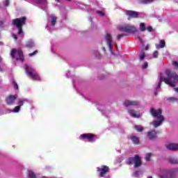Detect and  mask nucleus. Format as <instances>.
Wrapping results in <instances>:
<instances>
[{"label":"nucleus","mask_w":178,"mask_h":178,"mask_svg":"<svg viewBox=\"0 0 178 178\" xmlns=\"http://www.w3.org/2000/svg\"><path fill=\"white\" fill-rule=\"evenodd\" d=\"M165 75L166 76H165ZM159 83L156 86H154V95H156V92L159 88H161L162 81L165 84H168L170 87H175L178 83V75L176 72H171L170 70H165V74L160 73L158 77Z\"/></svg>","instance_id":"obj_1"},{"label":"nucleus","mask_w":178,"mask_h":178,"mask_svg":"<svg viewBox=\"0 0 178 178\" xmlns=\"http://www.w3.org/2000/svg\"><path fill=\"white\" fill-rule=\"evenodd\" d=\"M26 20H27V18H26V17L17 18L13 20V26L17 27L18 38L19 37H20L21 38H23V37H24V33H23V26L26 24Z\"/></svg>","instance_id":"obj_2"},{"label":"nucleus","mask_w":178,"mask_h":178,"mask_svg":"<svg viewBox=\"0 0 178 178\" xmlns=\"http://www.w3.org/2000/svg\"><path fill=\"white\" fill-rule=\"evenodd\" d=\"M150 113L151 115H153V118H156L158 119L159 121H154L153 122V126L154 127H159L161 124H162V122L165 120V118H163V115H162V110L161 109H154V108H151L150 109Z\"/></svg>","instance_id":"obj_3"},{"label":"nucleus","mask_w":178,"mask_h":178,"mask_svg":"<svg viewBox=\"0 0 178 178\" xmlns=\"http://www.w3.org/2000/svg\"><path fill=\"white\" fill-rule=\"evenodd\" d=\"M24 69L26 70V73L28 76L30 77L32 80H34V81H41V77L40 75H38V73L36 72L35 70H34L33 68H31L29 67V65H25Z\"/></svg>","instance_id":"obj_4"},{"label":"nucleus","mask_w":178,"mask_h":178,"mask_svg":"<svg viewBox=\"0 0 178 178\" xmlns=\"http://www.w3.org/2000/svg\"><path fill=\"white\" fill-rule=\"evenodd\" d=\"M79 138L84 143H95L98 140V136L94 134L88 133L81 134Z\"/></svg>","instance_id":"obj_5"},{"label":"nucleus","mask_w":178,"mask_h":178,"mask_svg":"<svg viewBox=\"0 0 178 178\" xmlns=\"http://www.w3.org/2000/svg\"><path fill=\"white\" fill-rule=\"evenodd\" d=\"M118 30L122 33H127L128 34H134V33L138 31V29H137L136 26L130 24L121 25L118 27Z\"/></svg>","instance_id":"obj_6"},{"label":"nucleus","mask_w":178,"mask_h":178,"mask_svg":"<svg viewBox=\"0 0 178 178\" xmlns=\"http://www.w3.org/2000/svg\"><path fill=\"white\" fill-rule=\"evenodd\" d=\"M55 24H56V16L54 14L49 15L47 16V30L50 32L55 30Z\"/></svg>","instance_id":"obj_7"},{"label":"nucleus","mask_w":178,"mask_h":178,"mask_svg":"<svg viewBox=\"0 0 178 178\" xmlns=\"http://www.w3.org/2000/svg\"><path fill=\"white\" fill-rule=\"evenodd\" d=\"M10 56L16 60H20V62H24V56H23V51L20 49H13L10 52Z\"/></svg>","instance_id":"obj_8"},{"label":"nucleus","mask_w":178,"mask_h":178,"mask_svg":"<svg viewBox=\"0 0 178 178\" xmlns=\"http://www.w3.org/2000/svg\"><path fill=\"white\" fill-rule=\"evenodd\" d=\"M127 165H134V168H140L141 166V159L138 154H136L134 157H130L127 161Z\"/></svg>","instance_id":"obj_9"},{"label":"nucleus","mask_w":178,"mask_h":178,"mask_svg":"<svg viewBox=\"0 0 178 178\" xmlns=\"http://www.w3.org/2000/svg\"><path fill=\"white\" fill-rule=\"evenodd\" d=\"M31 3H35L38 8L42 10H45L48 8V0H26Z\"/></svg>","instance_id":"obj_10"},{"label":"nucleus","mask_w":178,"mask_h":178,"mask_svg":"<svg viewBox=\"0 0 178 178\" xmlns=\"http://www.w3.org/2000/svg\"><path fill=\"white\" fill-rule=\"evenodd\" d=\"M173 170H160L158 176L159 178H173Z\"/></svg>","instance_id":"obj_11"},{"label":"nucleus","mask_w":178,"mask_h":178,"mask_svg":"<svg viewBox=\"0 0 178 178\" xmlns=\"http://www.w3.org/2000/svg\"><path fill=\"white\" fill-rule=\"evenodd\" d=\"M97 172L100 177H105L106 174L109 173V167L107 165H101L97 168Z\"/></svg>","instance_id":"obj_12"},{"label":"nucleus","mask_w":178,"mask_h":178,"mask_svg":"<svg viewBox=\"0 0 178 178\" xmlns=\"http://www.w3.org/2000/svg\"><path fill=\"white\" fill-rule=\"evenodd\" d=\"M105 40L110 52L113 54V40H112V35L107 33L105 36Z\"/></svg>","instance_id":"obj_13"},{"label":"nucleus","mask_w":178,"mask_h":178,"mask_svg":"<svg viewBox=\"0 0 178 178\" xmlns=\"http://www.w3.org/2000/svg\"><path fill=\"white\" fill-rule=\"evenodd\" d=\"M17 99V95H10L6 98V102L7 105H13Z\"/></svg>","instance_id":"obj_14"},{"label":"nucleus","mask_w":178,"mask_h":178,"mask_svg":"<svg viewBox=\"0 0 178 178\" xmlns=\"http://www.w3.org/2000/svg\"><path fill=\"white\" fill-rule=\"evenodd\" d=\"M126 15L129 16L128 20H130V17L136 18L138 17V13L133 10H127Z\"/></svg>","instance_id":"obj_15"},{"label":"nucleus","mask_w":178,"mask_h":178,"mask_svg":"<svg viewBox=\"0 0 178 178\" xmlns=\"http://www.w3.org/2000/svg\"><path fill=\"white\" fill-rule=\"evenodd\" d=\"M128 113L132 118H136L137 119H138L139 118H141V115L140 114V113L134 110H131V109L128 110Z\"/></svg>","instance_id":"obj_16"},{"label":"nucleus","mask_w":178,"mask_h":178,"mask_svg":"<svg viewBox=\"0 0 178 178\" xmlns=\"http://www.w3.org/2000/svg\"><path fill=\"white\" fill-rule=\"evenodd\" d=\"M167 149L170 151H177L178 149V144L176 143H168L165 145Z\"/></svg>","instance_id":"obj_17"},{"label":"nucleus","mask_w":178,"mask_h":178,"mask_svg":"<svg viewBox=\"0 0 178 178\" xmlns=\"http://www.w3.org/2000/svg\"><path fill=\"white\" fill-rule=\"evenodd\" d=\"M138 102L136 101H130V100H126L124 102V106H137L138 105Z\"/></svg>","instance_id":"obj_18"},{"label":"nucleus","mask_w":178,"mask_h":178,"mask_svg":"<svg viewBox=\"0 0 178 178\" xmlns=\"http://www.w3.org/2000/svg\"><path fill=\"white\" fill-rule=\"evenodd\" d=\"M143 172L142 170H136L132 173V177L140 178L143 177Z\"/></svg>","instance_id":"obj_19"},{"label":"nucleus","mask_w":178,"mask_h":178,"mask_svg":"<svg viewBox=\"0 0 178 178\" xmlns=\"http://www.w3.org/2000/svg\"><path fill=\"white\" fill-rule=\"evenodd\" d=\"M26 102H29L27 99H18L17 105L19 106V108H22V106H23Z\"/></svg>","instance_id":"obj_20"},{"label":"nucleus","mask_w":178,"mask_h":178,"mask_svg":"<svg viewBox=\"0 0 178 178\" xmlns=\"http://www.w3.org/2000/svg\"><path fill=\"white\" fill-rule=\"evenodd\" d=\"M26 48H34L35 47V43L34 42V40H29L26 42Z\"/></svg>","instance_id":"obj_21"},{"label":"nucleus","mask_w":178,"mask_h":178,"mask_svg":"<svg viewBox=\"0 0 178 178\" xmlns=\"http://www.w3.org/2000/svg\"><path fill=\"white\" fill-rule=\"evenodd\" d=\"M147 136L150 140L156 138V131L155 130H152L148 132Z\"/></svg>","instance_id":"obj_22"},{"label":"nucleus","mask_w":178,"mask_h":178,"mask_svg":"<svg viewBox=\"0 0 178 178\" xmlns=\"http://www.w3.org/2000/svg\"><path fill=\"white\" fill-rule=\"evenodd\" d=\"M20 109H22V107H20V106H17L13 109L8 110V113H19Z\"/></svg>","instance_id":"obj_23"},{"label":"nucleus","mask_w":178,"mask_h":178,"mask_svg":"<svg viewBox=\"0 0 178 178\" xmlns=\"http://www.w3.org/2000/svg\"><path fill=\"white\" fill-rule=\"evenodd\" d=\"M156 49H159L160 48H165V40H161L159 44H156Z\"/></svg>","instance_id":"obj_24"},{"label":"nucleus","mask_w":178,"mask_h":178,"mask_svg":"<svg viewBox=\"0 0 178 178\" xmlns=\"http://www.w3.org/2000/svg\"><path fill=\"white\" fill-rule=\"evenodd\" d=\"M28 176L29 178H37L35 173L31 170H28Z\"/></svg>","instance_id":"obj_25"},{"label":"nucleus","mask_w":178,"mask_h":178,"mask_svg":"<svg viewBox=\"0 0 178 178\" xmlns=\"http://www.w3.org/2000/svg\"><path fill=\"white\" fill-rule=\"evenodd\" d=\"M154 0H140V3H143V5H148V3H152Z\"/></svg>","instance_id":"obj_26"},{"label":"nucleus","mask_w":178,"mask_h":178,"mask_svg":"<svg viewBox=\"0 0 178 178\" xmlns=\"http://www.w3.org/2000/svg\"><path fill=\"white\" fill-rule=\"evenodd\" d=\"M131 140L134 143V144H138V143L140 141L137 136H131Z\"/></svg>","instance_id":"obj_27"},{"label":"nucleus","mask_w":178,"mask_h":178,"mask_svg":"<svg viewBox=\"0 0 178 178\" xmlns=\"http://www.w3.org/2000/svg\"><path fill=\"white\" fill-rule=\"evenodd\" d=\"M140 31H145L147 30V27L145 26V24L140 23L139 25Z\"/></svg>","instance_id":"obj_28"},{"label":"nucleus","mask_w":178,"mask_h":178,"mask_svg":"<svg viewBox=\"0 0 178 178\" xmlns=\"http://www.w3.org/2000/svg\"><path fill=\"white\" fill-rule=\"evenodd\" d=\"M168 101H169L170 102H178V98L177 97H169L168 99Z\"/></svg>","instance_id":"obj_29"},{"label":"nucleus","mask_w":178,"mask_h":178,"mask_svg":"<svg viewBox=\"0 0 178 178\" xmlns=\"http://www.w3.org/2000/svg\"><path fill=\"white\" fill-rule=\"evenodd\" d=\"M134 128L137 131H143V130H144V128H143V127L138 125H136Z\"/></svg>","instance_id":"obj_30"},{"label":"nucleus","mask_w":178,"mask_h":178,"mask_svg":"<svg viewBox=\"0 0 178 178\" xmlns=\"http://www.w3.org/2000/svg\"><path fill=\"white\" fill-rule=\"evenodd\" d=\"M96 13H97V15H99V16L100 17H104V16H105V13H104V12H102V11H100V10H97V11H96Z\"/></svg>","instance_id":"obj_31"},{"label":"nucleus","mask_w":178,"mask_h":178,"mask_svg":"<svg viewBox=\"0 0 178 178\" xmlns=\"http://www.w3.org/2000/svg\"><path fill=\"white\" fill-rule=\"evenodd\" d=\"M169 162L170 163H178V160L177 159L172 158V159H170Z\"/></svg>","instance_id":"obj_32"},{"label":"nucleus","mask_w":178,"mask_h":178,"mask_svg":"<svg viewBox=\"0 0 178 178\" xmlns=\"http://www.w3.org/2000/svg\"><path fill=\"white\" fill-rule=\"evenodd\" d=\"M145 58V53L143 52L139 55V59L140 60H144V58Z\"/></svg>","instance_id":"obj_33"},{"label":"nucleus","mask_w":178,"mask_h":178,"mask_svg":"<svg viewBox=\"0 0 178 178\" xmlns=\"http://www.w3.org/2000/svg\"><path fill=\"white\" fill-rule=\"evenodd\" d=\"M97 108L98 111H100V112H102V111H104L105 107L102 105L97 104Z\"/></svg>","instance_id":"obj_34"},{"label":"nucleus","mask_w":178,"mask_h":178,"mask_svg":"<svg viewBox=\"0 0 178 178\" xmlns=\"http://www.w3.org/2000/svg\"><path fill=\"white\" fill-rule=\"evenodd\" d=\"M151 156H152V153H147L145 156V160L149 161V159H151Z\"/></svg>","instance_id":"obj_35"},{"label":"nucleus","mask_w":178,"mask_h":178,"mask_svg":"<svg viewBox=\"0 0 178 178\" xmlns=\"http://www.w3.org/2000/svg\"><path fill=\"white\" fill-rule=\"evenodd\" d=\"M37 54H38V51L35 50V51H33V53H31L29 54V56L31 57V56H35V55H37Z\"/></svg>","instance_id":"obj_36"},{"label":"nucleus","mask_w":178,"mask_h":178,"mask_svg":"<svg viewBox=\"0 0 178 178\" xmlns=\"http://www.w3.org/2000/svg\"><path fill=\"white\" fill-rule=\"evenodd\" d=\"M172 65L175 69H178V62L177 61H173L172 62Z\"/></svg>","instance_id":"obj_37"},{"label":"nucleus","mask_w":178,"mask_h":178,"mask_svg":"<svg viewBox=\"0 0 178 178\" xmlns=\"http://www.w3.org/2000/svg\"><path fill=\"white\" fill-rule=\"evenodd\" d=\"M148 67V63L145 62L142 65V69H147Z\"/></svg>","instance_id":"obj_38"},{"label":"nucleus","mask_w":178,"mask_h":178,"mask_svg":"<svg viewBox=\"0 0 178 178\" xmlns=\"http://www.w3.org/2000/svg\"><path fill=\"white\" fill-rule=\"evenodd\" d=\"M13 86H14L15 90H19V86L16 82H13Z\"/></svg>","instance_id":"obj_39"},{"label":"nucleus","mask_w":178,"mask_h":178,"mask_svg":"<svg viewBox=\"0 0 178 178\" xmlns=\"http://www.w3.org/2000/svg\"><path fill=\"white\" fill-rule=\"evenodd\" d=\"M158 55H159L158 51H155L153 53V58H158Z\"/></svg>","instance_id":"obj_40"},{"label":"nucleus","mask_w":178,"mask_h":178,"mask_svg":"<svg viewBox=\"0 0 178 178\" xmlns=\"http://www.w3.org/2000/svg\"><path fill=\"white\" fill-rule=\"evenodd\" d=\"M124 35H126V34H119L117 37L118 40H120L122 37H124Z\"/></svg>","instance_id":"obj_41"},{"label":"nucleus","mask_w":178,"mask_h":178,"mask_svg":"<svg viewBox=\"0 0 178 178\" xmlns=\"http://www.w3.org/2000/svg\"><path fill=\"white\" fill-rule=\"evenodd\" d=\"M4 6H9V0H6L4 1Z\"/></svg>","instance_id":"obj_42"},{"label":"nucleus","mask_w":178,"mask_h":178,"mask_svg":"<svg viewBox=\"0 0 178 178\" xmlns=\"http://www.w3.org/2000/svg\"><path fill=\"white\" fill-rule=\"evenodd\" d=\"M146 29L147 30V31L151 32V31H152V26H147L146 28Z\"/></svg>","instance_id":"obj_43"},{"label":"nucleus","mask_w":178,"mask_h":178,"mask_svg":"<svg viewBox=\"0 0 178 178\" xmlns=\"http://www.w3.org/2000/svg\"><path fill=\"white\" fill-rule=\"evenodd\" d=\"M13 38H14V40L16 41L17 40V35H16V34L13 33Z\"/></svg>","instance_id":"obj_44"},{"label":"nucleus","mask_w":178,"mask_h":178,"mask_svg":"<svg viewBox=\"0 0 178 178\" xmlns=\"http://www.w3.org/2000/svg\"><path fill=\"white\" fill-rule=\"evenodd\" d=\"M65 76L66 77H70V72L69 71H67L66 73H65Z\"/></svg>","instance_id":"obj_45"},{"label":"nucleus","mask_w":178,"mask_h":178,"mask_svg":"<svg viewBox=\"0 0 178 178\" xmlns=\"http://www.w3.org/2000/svg\"><path fill=\"white\" fill-rule=\"evenodd\" d=\"M76 5H77L78 6H79V9H81V3H76Z\"/></svg>","instance_id":"obj_46"},{"label":"nucleus","mask_w":178,"mask_h":178,"mask_svg":"<svg viewBox=\"0 0 178 178\" xmlns=\"http://www.w3.org/2000/svg\"><path fill=\"white\" fill-rule=\"evenodd\" d=\"M2 62V58L0 57V63ZM0 72H2V68L0 67Z\"/></svg>","instance_id":"obj_47"},{"label":"nucleus","mask_w":178,"mask_h":178,"mask_svg":"<svg viewBox=\"0 0 178 178\" xmlns=\"http://www.w3.org/2000/svg\"><path fill=\"white\" fill-rule=\"evenodd\" d=\"M174 90H175V91L176 92H178V88H174Z\"/></svg>","instance_id":"obj_48"},{"label":"nucleus","mask_w":178,"mask_h":178,"mask_svg":"<svg viewBox=\"0 0 178 178\" xmlns=\"http://www.w3.org/2000/svg\"><path fill=\"white\" fill-rule=\"evenodd\" d=\"M56 2H58L59 3V2H60V0H55Z\"/></svg>","instance_id":"obj_49"},{"label":"nucleus","mask_w":178,"mask_h":178,"mask_svg":"<svg viewBox=\"0 0 178 178\" xmlns=\"http://www.w3.org/2000/svg\"><path fill=\"white\" fill-rule=\"evenodd\" d=\"M2 24H3V22H0V26H2Z\"/></svg>","instance_id":"obj_50"},{"label":"nucleus","mask_w":178,"mask_h":178,"mask_svg":"<svg viewBox=\"0 0 178 178\" xmlns=\"http://www.w3.org/2000/svg\"><path fill=\"white\" fill-rule=\"evenodd\" d=\"M103 51H104V52H105V51H106V50L105 49V47H103Z\"/></svg>","instance_id":"obj_51"},{"label":"nucleus","mask_w":178,"mask_h":178,"mask_svg":"<svg viewBox=\"0 0 178 178\" xmlns=\"http://www.w3.org/2000/svg\"><path fill=\"white\" fill-rule=\"evenodd\" d=\"M89 20H90V22H92V19H91V17L89 18Z\"/></svg>","instance_id":"obj_52"},{"label":"nucleus","mask_w":178,"mask_h":178,"mask_svg":"<svg viewBox=\"0 0 178 178\" xmlns=\"http://www.w3.org/2000/svg\"><path fill=\"white\" fill-rule=\"evenodd\" d=\"M97 56H99V53H97Z\"/></svg>","instance_id":"obj_53"},{"label":"nucleus","mask_w":178,"mask_h":178,"mask_svg":"<svg viewBox=\"0 0 178 178\" xmlns=\"http://www.w3.org/2000/svg\"><path fill=\"white\" fill-rule=\"evenodd\" d=\"M147 178H152V177H148Z\"/></svg>","instance_id":"obj_54"},{"label":"nucleus","mask_w":178,"mask_h":178,"mask_svg":"<svg viewBox=\"0 0 178 178\" xmlns=\"http://www.w3.org/2000/svg\"><path fill=\"white\" fill-rule=\"evenodd\" d=\"M147 49H148L147 47L145 48V50L147 51Z\"/></svg>","instance_id":"obj_55"},{"label":"nucleus","mask_w":178,"mask_h":178,"mask_svg":"<svg viewBox=\"0 0 178 178\" xmlns=\"http://www.w3.org/2000/svg\"><path fill=\"white\" fill-rule=\"evenodd\" d=\"M51 52H54L52 49H51Z\"/></svg>","instance_id":"obj_56"},{"label":"nucleus","mask_w":178,"mask_h":178,"mask_svg":"<svg viewBox=\"0 0 178 178\" xmlns=\"http://www.w3.org/2000/svg\"><path fill=\"white\" fill-rule=\"evenodd\" d=\"M67 1H70V0H67Z\"/></svg>","instance_id":"obj_57"}]
</instances>
